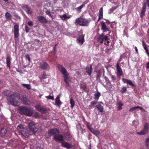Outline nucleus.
I'll return each mask as SVG.
<instances>
[{"instance_id":"41","label":"nucleus","mask_w":149,"mask_h":149,"mask_svg":"<svg viewBox=\"0 0 149 149\" xmlns=\"http://www.w3.org/2000/svg\"><path fill=\"white\" fill-rule=\"evenodd\" d=\"M143 46L144 48V49L145 50L146 49H147V44L144 42V41H143L142 42Z\"/></svg>"},{"instance_id":"11","label":"nucleus","mask_w":149,"mask_h":149,"mask_svg":"<svg viewBox=\"0 0 149 149\" xmlns=\"http://www.w3.org/2000/svg\"><path fill=\"white\" fill-rule=\"evenodd\" d=\"M14 32L15 38H17L19 36V25L15 24L14 26Z\"/></svg>"},{"instance_id":"56","label":"nucleus","mask_w":149,"mask_h":149,"mask_svg":"<svg viewBox=\"0 0 149 149\" xmlns=\"http://www.w3.org/2000/svg\"><path fill=\"white\" fill-rule=\"evenodd\" d=\"M134 48L136 53H138L139 52L137 47H135Z\"/></svg>"},{"instance_id":"29","label":"nucleus","mask_w":149,"mask_h":149,"mask_svg":"<svg viewBox=\"0 0 149 149\" xmlns=\"http://www.w3.org/2000/svg\"><path fill=\"white\" fill-rule=\"evenodd\" d=\"M5 17L7 19L11 20L12 19V16L9 13L7 12L5 13Z\"/></svg>"},{"instance_id":"32","label":"nucleus","mask_w":149,"mask_h":149,"mask_svg":"<svg viewBox=\"0 0 149 149\" xmlns=\"http://www.w3.org/2000/svg\"><path fill=\"white\" fill-rule=\"evenodd\" d=\"M80 88L82 89L84 91H86V83H84L82 84H80Z\"/></svg>"},{"instance_id":"43","label":"nucleus","mask_w":149,"mask_h":149,"mask_svg":"<svg viewBox=\"0 0 149 149\" xmlns=\"http://www.w3.org/2000/svg\"><path fill=\"white\" fill-rule=\"evenodd\" d=\"M25 29L26 33H28L30 30V28L27 25L25 26Z\"/></svg>"},{"instance_id":"9","label":"nucleus","mask_w":149,"mask_h":149,"mask_svg":"<svg viewBox=\"0 0 149 149\" xmlns=\"http://www.w3.org/2000/svg\"><path fill=\"white\" fill-rule=\"evenodd\" d=\"M39 68L44 70H48L50 68L49 65L47 63L42 61L40 63Z\"/></svg>"},{"instance_id":"28","label":"nucleus","mask_w":149,"mask_h":149,"mask_svg":"<svg viewBox=\"0 0 149 149\" xmlns=\"http://www.w3.org/2000/svg\"><path fill=\"white\" fill-rule=\"evenodd\" d=\"M55 103L56 105L60 106L61 104V101L60 100V96L59 95H58L55 99Z\"/></svg>"},{"instance_id":"17","label":"nucleus","mask_w":149,"mask_h":149,"mask_svg":"<svg viewBox=\"0 0 149 149\" xmlns=\"http://www.w3.org/2000/svg\"><path fill=\"white\" fill-rule=\"evenodd\" d=\"M122 80L124 83H126L127 84L131 86L132 87H136L135 83L134 82V83H132V81L131 80L124 78H123L122 79Z\"/></svg>"},{"instance_id":"39","label":"nucleus","mask_w":149,"mask_h":149,"mask_svg":"<svg viewBox=\"0 0 149 149\" xmlns=\"http://www.w3.org/2000/svg\"><path fill=\"white\" fill-rule=\"evenodd\" d=\"M60 17L63 20H65L68 17L67 16V15H63L62 16L60 15Z\"/></svg>"},{"instance_id":"8","label":"nucleus","mask_w":149,"mask_h":149,"mask_svg":"<svg viewBox=\"0 0 149 149\" xmlns=\"http://www.w3.org/2000/svg\"><path fill=\"white\" fill-rule=\"evenodd\" d=\"M149 129V124L148 122L145 123L144 128L140 132H137V134L139 135H143L147 134Z\"/></svg>"},{"instance_id":"3","label":"nucleus","mask_w":149,"mask_h":149,"mask_svg":"<svg viewBox=\"0 0 149 149\" xmlns=\"http://www.w3.org/2000/svg\"><path fill=\"white\" fill-rule=\"evenodd\" d=\"M19 111L21 115L24 114L26 116H31L33 114V111L31 108L21 106L19 108Z\"/></svg>"},{"instance_id":"24","label":"nucleus","mask_w":149,"mask_h":149,"mask_svg":"<svg viewBox=\"0 0 149 149\" xmlns=\"http://www.w3.org/2000/svg\"><path fill=\"white\" fill-rule=\"evenodd\" d=\"M99 16L98 21H99L100 19L103 18V8L102 7H101L99 10L98 13Z\"/></svg>"},{"instance_id":"4","label":"nucleus","mask_w":149,"mask_h":149,"mask_svg":"<svg viewBox=\"0 0 149 149\" xmlns=\"http://www.w3.org/2000/svg\"><path fill=\"white\" fill-rule=\"evenodd\" d=\"M109 40L108 36L105 35L104 34L102 33L99 36L97 41L101 43H104L105 45L109 46L110 43Z\"/></svg>"},{"instance_id":"19","label":"nucleus","mask_w":149,"mask_h":149,"mask_svg":"<svg viewBox=\"0 0 149 149\" xmlns=\"http://www.w3.org/2000/svg\"><path fill=\"white\" fill-rule=\"evenodd\" d=\"M84 35L81 34L79 36V37L77 39V42L79 43L80 45H81L84 42Z\"/></svg>"},{"instance_id":"47","label":"nucleus","mask_w":149,"mask_h":149,"mask_svg":"<svg viewBox=\"0 0 149 149\" xmlns=\"http://www.w3.org/2000/svg\"><path fill=\"white\" fill-rule=\"evenodd\" d=\"M25 58L26 59H28L29 62H30L31 61V58H30L29 55V54H27L25 56Z\"/></svg>"},{"instance_id":"16","label":"nucleus","mask_w":149,"mask_h":149,"mask_svg":"<svg viewBox=\"0 0 149 149\" xmlns=\"http://www.w3.org/2000/svg\"><path fill=\"white\" fill-rule=\"evenodd\" d=\"M35 108L39 111L42 113H46L47 111L46 108L41 107L40 105H36Z\"/></svg>"},{"instance_id":"52","label":"nucleus","mask_w":149,"mask_h":149,"mask_svg":"<svg viewBox=\"0 0 149 149\" xmlns=\"http://www.w3.org/2000/svg\"><path fill=\"white\" fill-rule=\"evenodd\" d=\"M88 129H89V130L90 131L92 132V131L93 130V129L90 126H88L87 127Z\"/></svg>"},{"instance_id":"14","label":"nucleus","mask_w":149,"mask_h":149,"mask_svg":"<svg viewBox=\"0 0 149 149\" xmlns=\"http://www.w3.org/2000/svg\"><path fill=\"white\" fill-rule=\"evenodd\" d=\"M22 8L28 14L31 15L32 13V10L30 7L27 5H24L22 7Z\"/></svg>"},{"instance_id":"36","label":"nucleus","mask_w":149,"mask_h":149,"mask_svg":"<svg viewBox=\"0 0 149 149\" xmlns=\"http://www.w3.org/2000/svg\"><path fill=\"white\" fill-rule=\"evenodd\" d=\"M70 104L71 105L70 107L72 108H73L75 105V103L74 100L72 98L70 100Z\"/></svg>"},{"instance_id":"44","label":"nucleus","mask_w":149,"mask_h":149,"mask_svg":"<svg viewBox=\"0 0 149 149\" xmlns=\"http://www.w3.org/2000/svg\"><path fill=\"white\" fill-rule=\"evenodd\" d=\"M46 97L47 98V99L48 100H54V97L53 96H52L51 95H49L48 96H46Z\"/></svg>"},{"instance_id":"49","label":"nucleus","mask_w":149,"mask_h":149,"mask_svg":"<svg viewBox=\"0 0 149 149\" xmlns=\"http://www.w3.org/2000/svg\"><path fill=\"white\" fill-rule=\"evenodd\" d=\"M91 103L93 105L96 104L97 103V102L96 101H91Z\"/></svg>"},{"instance_id":"27","label":"nucleus","mask_w":149,"mask_h":149,"mask_svg":"<svg viewBox=\"0 0 149 149\" xmlns=\"http://www.w3.org/2000/svg\"><path fill=\"white\" fill-rule=\"evenodd\" d=\"M97 109V110L99 112H102L104 111V108L103 106L101 104H99L95 106Z\"/></svg>"},{"instance_id":"64","label":"nucleus","mask_w":149,"mask_h":149,"mask_svg":"<svg viewBox=\"0 0 149 149\" xmlns=\"http://www.w3.org/2000/svg\"><path fill=\"white\" fill-rule=\"evenodd\" d=\"M100 77L99 75H97V78Z\"/></svg>"},{"instance_id":"61","label":"nucleus","mask_w":149,"mask_h":149,"mask_svg":"<svg viewBox=\"0 0 149 149\" xmlns=\"http://www.w3.org/2000/svg\"><path fill=\"white\" fill-rule=\"evenodd\" d=\"M86 122V125L87 127H88V126H90L89 125V123L88 122Z\"/></svg>"},{"instance_id":"63","label":"nucleus","mask_w":149,"mask_h":149,"mask_svg":"<svg viewBox=\"0 0 149 149\" xmlns=\"http://www.w3.org/2000/svg\"><path fill=\"white\" fill-rule=\"evenodd\" d=\"M146 141L147 142H149V138H147L146 140Z\"/></svg>"},{"instance_id":"62","label":"nucleus","mask_w":149,"mask_h":149,"mask_svg":"<svg viewBox=\"0 0 149 149\" xmlns=\"http://www.w3.org/2000/svg\"><path fill=\"white\" fill-rule=\"evenodd\" d=\"M92 106L93 105H92L91 104L90 105H89L88 107L89 108L91 109L93 108Z\"/></svg>"},{"instance_id":"58","label":"nucleus","mask_w":149,"mask_h":149,"mask_svg":"<svg viewBox=\"0 0 149 149\" xmlns=\"http://www.w3.org/2000/svg\"><path fill=\"white\" fill-rule=\"evenodd\" d=\"M53 50H54V54H55V53H56L57 52L56 51V47H54V48H53Z\"/></svg>"},{"instance_id":"46","label":"nucleus","mask_w":149,"mask_h":149,"mask_svg":"<svg viewBox=\"0 0 149 149\" xmlns=\"http://www.w3.org/2000/svg\"><path fill=\"white\" fill-rule=\"evenodd\" d=\"M42 77L44 79H45L46 78L47 75L45 72H43V74L42 75Z\"/></svg>"},{"instance_id":"40","label":"nucleus","mask_w":149,"mask_h":149,"mask_svg":"<svg viewBox=\"0 0 149 149\" xmlns=\"http://www.w3.org/2000/svg\"><path fill=\"white\" fill-rule=\"evenodd\" d=\"M118 5L116 6H114L113 7L111 8L110 10V11L112 13V12H113L114 10H116V8H118Z\"/></svg>"},{"instance_id":"23","label":"nucleus","mask_w":149,"mask_h":149,"mask_svg":"<svg viewBox=\"0 0 149 149\" xmlns=\"http://www.w3.org/2000/svg\"><path fill=\"white\" fill-rule=\"evenodd\" d=\"M92 65H90V66H87L86 68V72L88 73L89 76H91L92 73Z\"/></svg>"},{"instance_id":"15","label":"nucleus","mask_w":149,"mask_h":149,"mask_svg":"<svg viewBox=\"0 0 149 149\" xmlns=\"http://www.w3.org/2000/svg\"><path fill=\"white\" fill-rule=\"evenodd\" d=\"M101 29L103 31V33L109 31L110 30L109 27L107 26L105 22L103 21H102L101 22Z\"/></svg>"},{"instance_id":"45","label":"nucleus","mask_w":149,"mask_h":149,"mask_svg":"<svg viewBox=\"0 0 149 149\" xmlns=\"http://www.w3.org/2000/svg\"><path fill=\"white\" fill-rule=\"evenodd\" d=\"M137 109V107H132L130 108V109L129 110V111L130 112H132V111H134V110H135Z\"/></svg>"},{"instance_id":"55","label":"nucleus","mask_w":149,"mask_h":149,"mask_svg":"<svg viewBox=\"0 0 149 149\" xmlns=\"http://www.w3.org/2000/svg\"><path fill=\"white\" fill-rule=\"evenodd\" d=\"M149 142H147L146 141V146L147 149H149V145L148 144V143Z\"/></svg>"},{"instance_id":"10","label":"nucleus","mask_w":149,"mask_h":149,"mask_svg":"<svg viewBox=\"0 0 149 149\" xmlns=\"http://www.w3.org/2000/svg\"><path fill=\"white\" fill-rule=\"evenodd\" d=\"M60 133V131L59 129L56 128H54L51 129L48 132V136L51 137L53 135H56Z\"/></svg>"},{"instance_id":"35","label":"nucleus","mask_w":149,"mask_h":149,"mask_svg":"<svg viewBox=\"0 0 149 149\" xmlns=\"http://www.w3.org/2000/svg\"><path fill=\"white\" fill-rule=\"evenodd\" d=\"M22 85L23 86L26 88L28 90L31 89V86L29 84H22Z\"/></svg>"},{"instance_id":"21","label":"nucleus","mask_w":149,"mask_h":149,"mask_svg":"<svg viewBox=\"0 0 149 149\" xmlns=\"http://www.w3.org/2000/svg\"><path fill=\"white\" fill-rule=\"evenodd\" d=\"M54 139L56 141H59L62 142L63 141V138L61 134H59L57 136L56 135H54Z\"/></svg>"},{"instance_id":"12","label":"nucleus","mask_w":149,"mask_h":149,"mask_svg":"<svg viewBox=\"0 0 149 149\" xmlns=\"http://www.w3.org/2000/svg\"><path fill=\"white\" fill-rule=\"evenodd\" d=\"M147 4L148 5V3H147V1H146V2L144 3L143 5L142 9L140 14V17L142 19L143 18V16L145 14Z\"/></svg>"},{"instance_id":"42","label":"nucleus","mask_w":149,"mask_h":149,"mask_svg":"<svg viewBox=\"0 0 149 149\" xmlns=\"http://www.w3.org/2000/svg\"><path fill=\"white\" fill-rule=\"evenodd\" d=\"M46 13L49 16L52 18V14H51V12L50 11L47 10L46 12Z\"/></svg>"},{"instance_id":"48","label":"nucleus","mask_w":149,"mask_h":149,"mask_svg":"<svg viewBox=\"0 0 149 149\" xmlns=\"http://www.w3.org/2000/svg\"><path fill=\"white\" fill-rule=\"evenodd\" d=\"M28 25L30 26H32L33 25V22L31 21H30L28 22Z\"/></svg>"},{"instance_id":"31","label":"nucleus","mask_w":149,"mask_h":149,"mask_svg":"<svg viewBox=\"0 0 149 149\" xmlns=\"http://www.w3.org/2000/svg\"><path fill=\"white\" fill-rule=\"evenodd\" d=\"M7 131V130L5 128H2L0 130V134L1 135H4L6 134Z\"/></svg>"},{"instance_id":"33","label":"nucleus","mask_w":149,"mask_h":149,"mask_svg":"<svg viewBox=\"0 0 149 149\" xmlns=\"http://www.w3.org/2000/svg\"><path fill=\"white\" fill-rule=\"evenodd\" d=\"M85 6V4H82L81 5L76 8H75V10L76 11L79 12V13L81 11L82 8L83 7Z\"/></svg>"},{"instance_id":"2","label":"nucleus","mask_w":149,"mask_h":149,"mask_svg":"<svg viewBox=\"0 0 149 149\" xmlns=\"http://www.w3.org/2000/svg\"><path fill=\"white\" fill-rule=\"evenodd\" d=\"M21 97L17 94L14 93L8 97L9 101L11 104L15 106L18 105V100L20 99Z\"/></svg>"},{"instance_id":"5","label":"nucleus","mask_w":149,"mask_h":149,"mask_svg":"<svg viewBox=\"0 0 149 149\" xmlns=\"http://www.w3.org/2000/svg\"><path fill=\"white\" fill-rule=\"evenodd\" d=\"M89 21L88 19L81 17L77 18L75 20V24L76 25L81 26H87L89 25Z\"/></svg>"},{"instance_id":"34","label":"nucleus","mask_w":149,"mask_h":149,"mask_svg":"<svg viewBox=\"0 0 149 149\" xmlns=\"http://www.w3.org/2000/svg\"><path fill=\"white\" fill-rule=\"evenodd\" d=\"M65 136L67 141H70L71 139V134L69 133H66L65 134Z\"/></svg>"},{"instance_id":"57","label":"nucleus","mask_w":149,"mask_h":149,"mask_svg":"<svg viewBox=\"0 0 149 149\" xmlns=\"http://www.w3.org/2000/svg\"><path fill=\"white\" fill-rule=\"evenodd\" d=\"M145 51L148 55V56H149V52L148 51V49H146V50H145Z\"/></svg>"},{"instance_id":"18","label":"nucleus","mask_w":149,"mask_h":149,"mask_svg":"<svg viewBox=\"0 0 149 149\" xmlns=\"http://www.w3.org/2000/svg\"><path fill=\"white\" fill-rule=\"evenodd\" d=\"M62 146L65 148L67 149H70L72 148V146L70 143L63 141L61 142Z\"/></svg>"},{"instance_id":"59","label":"nucleus","mask_w":149,"mask_h":149,"mask_svg":"<svg viewBox=\"0 0 149 149\" xmlns=\"http://www.w3.org/2000/svg\"><path fill=\"white\" fill-rule=\"evenodd\" d=\"M146 68L147 69H149V62L147 63Z\"/></svg>"},{"instance_id":"20","label":"nucleus","mask_w":149,"mask_h":149,"mask_svg":"<svg viewBox=\"0 0 149 149\" xmlns=\"http://www.w3.org/2000/svg\"><path fill=\"white\" fill-rule=\"evenodd\" d=\"M37 19L38 21L40 23H46L48 22L47 19L43 16H38L37 17Z\"/></svg>"},{"instance_id":"37","label":"nucleus","mask_w":149,"mask_h":149,"mask_svg":"<svg viewBox=\"0 0 149 149\" xmlns=\"http://www.w3.org/2000/svg\"><path fill=\"white\" fill-rule=\"evenodd\" d=\"M91 132L96 135H99L100 133V132L98 130H94L93 129L92 131Z\"/></svg>"},{"instance_id":"26","label":"nucleus","mask_w":149,"mask_h":149,"mask_svg":"<svg viewBox=\"0 0 149 149\" xmlns=\"http://www.w3.org/2000/svg\"><path fill=\"white\" fill-rule=\"evenodd\" d=\"M117 105L118 106L117 109L118 110H120L122 109V106L124 105V104L121 101H119L117 102Z\"/></svg>"},{"instance_id":"13","label":"nucleus","mask_w":149,"mask_h":149,"mask_svg":"<svg viewBox=\"0 0 149 149\" xmlns=\"http://www.w3.org/2000/svg\"><path fill=\"white\" fill-rule=\"evenodd\" d=\"M116 68L117 70L116 73L118 77H120L123 74V72L122 69L119 65V63H118L116 64Z\"/></svg>"},{"instance_id":"53","label":"nucleus","mask_w":149,"mask_h":149,"mask_svg":"<svg viewBox=\"0 0 149 149\" xmlns=\"http://www.w3.org/2000/svg\"><path fill=\"white\" fill-rule=\"evenodd\" d=\"M137 108H139V109L143 111H145V110L143 109V108L142 107H140L139 106H137Z\"/></svg>"},{"instance_id":"51","label":"nucleus","mask_w":149,"mask_h":149,"mask_svg":"<svg viewBox=\"0 0 149 149\" xmlns=\"http://www.w3.org/2000/svg\"><path fill=\"white\" fill-rule=\"evenodd\" d=\"M145 1H146L148 3V7L149 9V0H144ZM148 19H149V15L148 17Z\"/></svg>"},{"instance_id":"1","label":"nucleus","mask_w":149,"mask_h":149,"mask_svg":"<svg viewBox=\"0 0 149 149\" xmlns=\"http://www.w3.org/2000/svg\"><path fill=\"white\" fill-rule=\"evenodd\" d=\"M57 68L58 70L63 75L64 81L66 84L67 86L68 87L69 85V81H70L68 73L62 65H58Z\"/></svg>"},{"instance_id":"25","label":"nucleus","mask_w":149,"mask_h":149,"mask_svg":"<svg viewBox=\"0 0 149 149\" xmlns=\"http://www.w3.org/2000/svg\"><path fill=\"white\" fill-rule=\"evenodd\" d=\"M22 99L23 100V103L25 105H29L30 104V102L28 100L26 97L23 96Z\"/></svg>"},{"instance_id":"60","label":"nucleus","mask_w":149,"mask_h":149,"mask_svg":"<svg viewBox=\"0 0 149 149\" xmlns=\"http://www.w3.org/2000/svg\"><path fill=\"white\" fill-rule=\"evenodd\" d=\"M104 19L106 21V22H105L106 24H107V25H109V21L107 20Z\"/></svg>"},{"instance_id":"38","label":"nucleus","mask_w":149,"mask_h":149,"mask_svg":"<svg viewBox=\"0 0 149 149\" xmlns=\"http://www.w3.org/2000/svg\"><path fill=\"white\" fill-rule=\"evenodd\" d=\"M127 91V88L125 87H123L121 88L120 92L121 93H125Z\"/></svg>"},{"instance_id":"54","label":"nucleus","mask_w":149,"mask_h":149,"mask_svg":"<svg viewBox=\"0 0 149 149\" xmlns=\"http://www.w3.org/2000/svg\"><path fill=\"white\" fill-rule=\"evenodd\" d=\"M111 77L112 80H116V77L115 76L113 75H112Z\"/></svg>"},{"instance_id":"22","label":"nucleus","mask_w":149,"mask_h":149,"mask_svg":"<svg viewBox=\"0 0 149 149\" xmlns=\"http://www.w3.org/2000/svg\"><path fill=\"white\" fill-rule=\"evenodd\" d=\"M11 57L9 56H8L6 58V63L7 66L9 68H10V63H11Z\"/></svg>"},{"instance_id":"6","label":"nucleus","mask_w":149,"mask_h":149,"mask_svg":"<svg viewBox=\"0 0 149 149\" xmlns=\"http://www.w3.org/2000/svg\"><path fill=\"white\" fill-rule=\"evenodd\" d=\"M17 129L21 134L25 137H28L29 135L26 129L24 128L23 125H20L17 127Z\"/></svg>"},{"instance_id":"7","label":"nucleus","mask_w":149,"mask_h":149,"mask_svg":"<svg viewBox=\"0 0 149 149\" xmlns=\"http://www.w3.org/2000/svg\"><path fill=\"white\" fill-rule=\"evenodd\" d=\"M28 126L29 130L32 132L33 134H35L38 129L36 127L35 122H31L29 123Z\"/></svg>"},{"instance_id":"30","label":"nucleus","mask_w":149,"mask_h":149,"mask_svg":"<svg viewBox=\"0 0 149 149\" xmlns=\"http://www.w3.org/2000/svg\"><path fill=\"white\" fill-rule=\"evenodd\" d=\"M100 93L99 92L95 93L94 95V99L97 101L98 100L100 97Z\"/></svg>"},{"instance_id":"50","label":"nucleus","mask_w":149,"mask_h":149,"mask_svg":"<svg viewBox=\"0 0 149 149\" xmlns=\"http://www.w3.org/2000/svg\"><path fill=\"white\" fill-rule=\"evenodd\" d=\"M13 15L14 17H16L17 18H20V17L17 15V14L16 13H14Z\"/></svg>"}]
</instances>
